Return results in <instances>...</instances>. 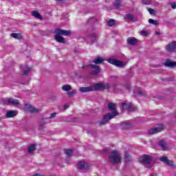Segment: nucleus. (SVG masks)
I'll use <instances>...</instances> for the list:
<instances>
[{
	"mask_svg": "<svg viewBox=\"0 0 176 176\" xmlns=\"http://www.w3.org/2000/svg\"><path fill=\"white\" fill-rule=\"evenodd\" d=\"M65 153L67 156H71L74 153V151L71 148H66L65 149Z\"/></svg>",
	"mask_w": 176,
	"mask_h": 176,
	"instance_id": "7c9ffc66",
	"label": "nucleus"
},
{
	"mask_svg": "<svg viewBox=\"0 0 176 176\" xmlns=\"http://www.w3.org/2000/svg\"><path fill=\"white\" fill-rule=\"evenodd\" d=\"M30 71H31V67L28 66L25 67V69L22 72V75H28V74L30 73Z\"/></svg>",
	"mask_w": 176,
	"mask_h": 176,
	"instance_id": "c85d7f7f",
	"label": "nucleus"
},
{
	"mask_svg": "<svg viewBox=\"0 0 176 176\" xmlns=\"http://www.w3.org/2000/svg\"><path fill=\"white\" fill-rule=\"evenodd\" d=\"M56 115H57L56 113H52L50 116L49 117V119H52L53 118H55Z\"/></svg>",
	"mask_w": 176,
	"mask_h": 176,
	"instance_id": "a19ab883",
	"label": "nucleus"
},
{
	"mask_svg": "<svg viewBox=\"0 0 176 176\" xmlns=\"http://www.w3.org/2000/svg\"><path fill=\"white\" fill-rule=\"evenodd\" d=\"M89 67H90V68L94 69L91 72V75H98V74H100V67L98 66L97 65H83L82 68V69H86V68H89Z\"/></svg>",
	"mask_w": 176,
	"mask_h": 176,
	"instance_id": "6e6552de",
	"label": "nucleus"
},
{
	"mask_svg": "<svg viewBox=\"0 0 176 176\" xmlns=\"http://www.w3.org/2000/svg\"><path fill=\"white\" fill-rule=\"evenodd\" d=\"M55 34L54 39L56 41V42H58V43H65V39L64 37L60 36V35H63L64 36H69L71 35V31L58 28L55 30Z\"/></svg>",
	"mask_w": 176,
	"mask_h": 176,
	"instance_id": "f03ea898",
	"label": "nucleus"
},
{
	"mask_svg": "<svg viewBox=\"0 0 176 176\" xmlns=\"http://www.w3.org/2000/svg\"><path fill=\"white\" fill-rule=\"evenodd\" d=\"M77 91L76 89H73L67 93V96L69 98L76 96Z\"/></svg>",
	"mask_w": 176,
	"mask_h": 176,
	"instance_id": "cd10ccee",
	"label": "nucleus"
},
{
	"mask_svg": "<svg viewBox=\"0 0 176 176\" xmlns=\"http://www.w3.org/2000/svg\"><path fill=\"white\" fill-rule=\"evenodd\" d=\"M46 124V122H43L40 124V130H42L43 129H45V125Z\"/></svg>",
	"mask_w": 176,
	"mask_h": 176,
	"instance_id": "4c0bfd02",
	"label": "nucleus"
},
{
	"mask_svg": "<svg viewBox=\"0 0 176 176\" xmlns=\"http://www.w3.org/2000/svg\"><path fill=\"white\" fill-rule=\"evenodd\" d=\"M120 126L122 130H129V129L133 127L134 124L131 121H124L121 123Z\"/></svg>",
	"mask_w": 176,
	"mask_h": 176,
	"instance_id": "2eb2a0df",
	"label": "nucleus"
},
{
	"mask_svg": "<svg viewBox=\"0 0 176 176\" xmlns=\"http://www.w3.org/2000/svg\"><path fill=\"white\" fill-rule=\"evenodd\" d=\"M77 167L79 170H82V171H89L90 169V165L86 163L85 161L78 163Z\"/></svg>",
	"mask_w": 176,
	"mask_h": 176,
	"instance_id": "9b49d317",
	"label": "nucleus"
},
{
	"mask_svg": "<svg viewBox=\"0 0 176 176\" xmlns=\"http://www.w3.org/2000/svg\"><path fill=\"white\" fill-rule=\"evenodd\" d=\"M62 90H63V91H69L70 90H72V87L69 85H65L62 87Z\"/></svg>",
	"mask_w": 176,
	"mask_h": 176,
	"instance_id": "bb28decb",
	"label": "nucleus"
},
{
	"mask_svg": "<svg viewBox=\"0 0 176 176\" xmlns=\"http://www.w3.org/2000/svg\"><path fill=\"white\" fill-rule=\"evenodd\" d=\"M126 19H127L128 20H129V21H133V20H134V15L131 14H127L125 15Z\"/></svg>",
	"mask_w": 176,
	"mask_h": 176,
	"instance_id": "2f4dec72",
	"label": "nucleus"
},
{
	"mask_svg": "<svg viewBox=\"0 0 176 176\" xmlns=\"http://www.w3.org/2000/svg\"><path fill=\"white\" fill-rule=\"evenodd\" d=\"M170 6L173 9H175L176 8V3H173L170 4Z\"/></svg>",
	"mask_w": 176,
	"mask_h": 176,
	"instance_id": "79ce46f5",
	"label": "nucleus"
},
{
	"mask_svg": "<svg viewBox=\"0 0 176 176\" xmlns=\"http://www.w3.org/2000/svg\"><path fill=\"white\" fill-rule=\"evenodd\" d=\"M35 149H36V145L31 144L28 148V153H32V152H34V151H35Z\"/></svg>",
	"mask_w": 176,
	"mask_h": 176,
	"instance_id": "a878e982",
	"label": "nucleus"
},
{
	"mask_svg": "<svg viewBox=\"0 0 176 176\" xmlns=\"http://www.w3.org/2000/svg\"><path fill=\"white\" fill-rule=\"evenodd\" d=\"M160 34H161L160 32H155V35H160Z\"/></svg>",
	"mask_w": 176,
	"mask_h": 176,
	"instance_id": "c03bdc74",
	"label": "nucleus"
},
{
	"mask_svg": "<svg viewBox=\"0 0 176 176\" xmlns=\"http://www.w3.org/2000/svg\"><path fill=\"white\" fill-rule=\"evenodd\" d=\"M109 84H102L101 82L94 84L90 87H82L80 88V93H89V91H101L102 90H109Z\"/></svg>",
	"mask_w": 176,
	"mask_h": 176,
	"instance_id": "f257e3e1",
	"label": "nucleus"
},
{
	"mask_svg": "<svg viewBox=\"0 0 176 176\" xmlns=\"http://www.w3.org/2000/svg\"><path fill=\"white\" fill-rule=\"evenodd\" d=\"M164 65L169 67V68H174V67H176V62H173L171 60L167 59L164 63Z\"/></svg>",
	"mask_w": 176,
	"mask_h": 176,
	"instance_id": "6ab92c4d",
	"label": "nucleus"
},
{
	"mask_svg": "<svg viewBox=\"0 0 176 176\" xmlns=\"http://www.w3.org/2000/svg\"><path fill=\"white\" fill-rule=\"evenodd\" d=\"M114 6L116 9H119V8L122 6V1L116 0V2L114 3Z\"/></svg>",
	"mask_w": 176,
	"mask_h": 176,
	"instance_id": "c756f323",
	"label": "nucleus"
},
{
	"mask_svg": "<svg viewBox=\"0 0 176 176\" xmlns=\"http://www.w3.org/2000/svg\"><path fill=\"white\" fill-rule=\"evenodd\" d=\"M138 96H146V94H145V92H144L141 90H138Z\"/></svg>",
	"mask_w": 176,
	"mask_h": 176,
	"instance_id": "c9c22d12",
	"label": "nucleus"
},
{
	"mask_svg": "<svg viewBox=\"0 0 176 176\" xmlns=\"http://www.w3.org/2000/svg\"><path fill=\"white\" fill-rule=\"evenodd\" d=\"M158 145L160 146L161 149L162 151H166L167 150V146L166 145V142L164 140H160V142L158 143Z\"/></svg>",
	"mask_w": 176,
	"mask_h": 176,
	"instance_id": "393cba45",
	"label": "nucleus"
},
{
	"mask_svg": "<svg viewBox=\"0 0 176 176\" xmlns=\"http://www.w3.org/2000/svg\"><path fill=\"white\" fill-rule=\"evenodd\" d=\"M4 102L6 104H8V105H13L14 107H17V105H20V102L17 99H13L12 98H9L4 100Z\"/></svg>",
	"mask_w": 176,
	"mask_h": 176,
	"instance_id": "ddd939ff",
	"label": "nucleus"
},
{
	"mask_svg": "<svg viewBox=\"0 0 176 176\" xmlns=\"http://www.w3.org/2000/svg\"><path fill=\"white\" fill-rule=\"evenodd\" d=\"M165 49L166 52H175L176 42L173 41L170 43H168V45H166Z\"/></svg>",
	"mask_w": 176,
	"mask_h": 176,
	"instance_id": "dca6fc26",
	"label": "nucleus"
},
{
	"mask_svg": "<svg viewBox=\"0 0 176 176\" xmlns=\"http://www.w3.org/2000/svg\"><path fill=\"white\" fill-rule=\"evenodd\" d=\"M112 89L115 93H124V90H130V85L123 86L122 85L113 84Z\"/></svg>",
	"mask_w": 176,
	"mask_h": 176,
	"instance_id": "39448f33",
	"label": "nucleus"
},
{
	"mask_svg": "<svg viewBox=\"0 0 176 176\" xmlns=\"http://www.w3.org/2000/svg\"><path fill=\"white\" fill-rule=\"evenodd\" d=\"M25 109L30 113H38V112H41V110H39V109H36L34 107H32V105L31 104L25 105Z\"/></svg>",
	"mask_w": 176,
	"mask_h": 176,
	"instance_id": "4468645a",
	"label": "nucleus"
},
{
	"mask_svg": "<svg viewBox=\"0 0 176 176\" xmlns=\"http://www.w3.org/2000/svg\"><path fill=\"white\" fill-rule=\"evenodd\" d=\"M166 164L168 166H170V167L174 166V162L170 160H168V162H166Z\"/></svg>",
	"mask_w": 176,
	"mask_h": 176,
	"instance_id": "e433bc0d",
	"label": "nucleus"
},
{
	"mask_svg": "<svg viewBox=\"0 0 176 176\" xmlns=\"http://www.w3.org/2000/svg\"><path fill=\"white\" fill-rule=\"evenodd\" d=\"M108 109L112 112L111 113H116V116H118V115H119V113L118 112V110H116V104L113 103V102H110L107 105Z\"/></svg>",
	"mask_w": 176,
	"mask_h": 176,
	"instance_id": "f3484780",
	"label": "nucleus"
},
{
	"mask_svg": "<svg viewBox=\"0 0 176 176\" xmlns=\"http://www.w3.org/2000/svg\"><path fill=\"white\" fill-rule=\"evenodd\" d=\"M107 25H108V27H113V25H115V20L114 19H110L107 22Z\"/></svg>",
	"mask_w": 176,
	"mask_h": 176,
	"instance_id": "72a5a7b5",
	"label": "nucleus"
},
{
	"mask_svg": "<svg viewBox=\"0 0 176 176\" xmlns=\"http://www.w3.org/2000/svg\"><path fill=\"white\" fill-rule=\"evenodd\" d=\"M104 61H105V59L101 56H97L94 60L93 63L94 64H104Z\"/></svg>",
	"mask_w": 176,
	"mask_h": 176,
	"instance_id": "aec40b11",
	"label": "nucleus"
},
{
	"mask_svg": "<svg viewBox=\"0 0 176 176\" xmlns=\"http://www.w3.org/2000/svg\"><path fill=\"white\" fill-rule=\"evenodd\" d=\"M10 36H12L14 39H23V36L21 35V33H11Z\"/></svg>",
	"mask_w": 176,
	"mask_h": 176,
	"instance_id": "4be33fe9",
	"label": "nucleus"
},
{
	"mask_svg": "<svg viewBox=\"0 0 176 176\" xmlns=\"http://www.w3.org/2000/svg\"><path fill=\"white\" fill-rule=\"evenodd\" d=\"M107 62L109 63V64H112L113 65L118 67V68H123V67H124V63L118 59L109 58L107 60Z\"/></svg>",
	"mask_w": 176,
	"mask_h": 176,
	"instance_id": "1a4fd4ad",
	"label": "nucleus"
},
{
	"mask_svg": "<svg viewBox=\"0 0 176 176\" xmlns=\"http://www.w3.org/2000/svg\"><path fill=\"white\" fill-rule=\"evenodd\" d=\"M124 160L125 163H130L131 162V155L129 153V151H125Z\"/></svg>",
	"mask_w": 176,
	"mask_h": 176,
	"instance_id": "412c9836",
	"label": "nucleus"
},
{
	"mask_svg": "<svg viewBox=\"0 0 176 176\" xmlns=\"http://www.w3.org/2000/svg\"><path fill=\"white\" fill-rule=\"evenodd\" d=\"M103 151H104V152H106V151H108V150H107V149H103Z\"/></svg>",
	"mask_w": 176,
	"mask_h": 176,
	"instance_id": "49530a36",
	"label": "nucleus"
},
{
	"mask_svg": "<svg viewBox=\"0 0 176 176\" xmlns=\"http://www.w3.org/2000/svg\"><path fill=\"white\" fill-rule=\"evenodd\" d=\"M68 108H69V104H66L64 105V109H68Z\"/></svg>",
	"mask_w": 176,
	"mask_h": 176,
	"instance_id": "37998d69",
	"label": "nucleus"
},
{
	"mask_svg": "<svg viewBox=\"0 0 176 176\" xmlns=\"http://www.w3.org/2000/svg\"><path fill=\"white\" fill-rule=\"evenodd\" d=\"M17 113H16V111L11 110L7 112L6 114V118H14Z\"/></svg>",
	"mask_w": 176,
	"mask_h": 176,
	"instance_id": "b1692460",
	"label": "nucleus"
},
{
	"mask_svg": "<svg viewBox=\"0 0 176 176\" xmlns=\"http://www.w3.org/2000/svg\"><path fill=\"white\" fill-rule=\"evenodd\" d=\"M109 163L111 164H120L122 157L119 155L118 150H113L108 156Z\"/></svg>",
	"mask_w": 176,
	"mask_h": 176,
	"instance_id": "7ed1b4c3",
	"label": "nucleus"
},
{
	"mask_svg": "<svg viewBox=\"0 0 176 176\" xmlns=\"http://www.w3.org/2000/svg\"><path fill=\"white\" fill-rule=\"evenodd\" d=\"M32 16H33L34 17H36V19H38L39 20H42L43 19L42 15H41L39 12L36 10L32 12Z\"/></svg>",
	"mask_w": 176,
	"mask_h": 176,
	"instance_id": "5701e85b",
	"label": "nucleus"
},
{
	"mask_svg": "<svg viewBox=\"0 0 176 176\" xmlns=\"http://www.w3.org/2000/svg\"><path fill=\"white\" fill-rule=\"evenodd\" d=\"M148 23L149 24H153V25H157V24H159V21L152 19H148Z\"/></svg>",
	"mask_w": 176,
	"mask_h": 176,
	"instance_id": "473e14b6",
	"label": "nucleus"
},
{
	"mask_svg": "<svg viewBox=\"0 0 176 176\" xmlns=\"http://www.w3.org/2000/svg\"><path fill=\"white\" fill-rule=\"evenodd\" d=\"M118 113H109L106 114L103 118L99 122L100 126H103V124H107L108 123V120H111V119H113L115 116H116Z\"/></svg>",
	"mask_w": 176,
	"mask_h": 176,
	"instance_id": "423d86ee",
	"label": "nucleus"
},
{
	"mask_svg": "<svg viewBox=\"0 0 176 176\" xmlns=\"http://www.w3.org/2000/svg\"><path fill=\"white\" fill-rule=\"evenodd\" d=\"M160 162H162L163 163H165L166 164L167 162L168 161V159L167 157H162L160 158Z\"/></svg>",
	"mask_w": 176,
	"mask_h": 176,
	"instance_id": "f704fd0d",
	"label": "nucleus"
},
{
	"mask_svg": "<svg viewBox=\"0 0 176 176\" xmlns=\"http://www.w3.org/2000/svg\"><path fill=\"white\" fill-rule=\"evenodd\" d=\"M139 162L144 167H151L152 166V157L148 155H142L139 158Z\"/></svg>",
	"mask_w": 176,
	"mask_h": 176,
	"instance_id": "20e7f679",
	"label": "nucleus"
},
{
	"mask_svg": "<svg viewBox=\"0 0 176 176\" xmlns=\"http://www.w3.org/2000/svg\"><path fill=\"white\" fill-rule=\"evenodd\" d=\"M122 109H126L129 112H134L135 111L137 110V108L133 105V104L129 103H122Z\"/></svg>",
	"mask_w": 176,
	"mask_h": 176,
	"instance_id": "f8f14e48",
	"label": "nucleus"
},
{
	"mask_svg": "<svg viewBox=\"0 0 176 176\" xmlns=\"http://www.w3.org/2000/svg\"><path fill=\"white\" fill-rule=\"evenodd\" d=\"M148 12L150 13V14H153L155 13V10H153L152 8H149Z\"/></svg>",
	"mask_w": 176,
	"mask_h": 176,
	"instance_id": "ea45409f",
	"label": "nucleus"
},
{
	"mask_svg": "<svg viewBox=\"0 0 176 176\" xmlns=\"http://www.w3.org/2000/svg\"><path fill=\"white\" fill-rule=\"evenodd\" d=\"M126 42L128 45L134 46V45H137V43H138V40L135 38V37H129L127 38Z\"/></svg>",
	"mask_w": 176,
	"mask_h": 176,
	"instance_id": "a211bd4d",
	"label": "nucleus"
},
{
	"mask_svg": "<svg viewBox=\"0 0 176 176\" xmlns=\"http://www.w3.org/2000/svg\"><path fill=\"white\" fill-rule=\"evenodd\" d=\"M85 41L88 45L96 43V42H97V34L96 33H92L85 38Z\"/></svg>",
	"mask_w": 176,
	"mask_h": 176,
	"instance_id": "9d476101",
	"label": "nucleus"
},
{
	"mask_svg": "<svg viewBox=\"0 0 176 176\" xmlns=\"http://www.w3.org/2000/svg\"><path fill=\"white\" fill-rule=\"evenodd\" d=\"M163 130H164V125L163 124H159L154 128L148 129V134L153 135V134H157V133H160V131H163Z\"/></svg>",
	"mask_w": 176,
	"mask_h": 176,
	"instance_id": "0eeeda50",
	"label": "nucleus"
},
{
	"mask_svg": "<svg viewBox=\"0 0 176 176\" xmlns=\"http://www.w3.org/2000/svg\"><path fill=\"white\" fill-rule=\"evenodd\" d=\"M61 1H63V0H56V1H58V2H60Z\"/></svg>",
	"mask_w": 176,
	"mask_h": 176,
	"instance_id": "a18cd8bd",
	"label": "nucleus"
},
{
	"mask_svg": "<svg viewBox=\"0 0 176 176\" xmlns=\"http://www.w3.org/2000/svg\"><path fill=\"white\" fill-rule=\"evenodd\" d=\"M140 35H142V36H146L148 35V32H146V31H142L140 32Z\"/></svg>",
	"mask_w": 176,
	"mask_h": 176,
	"instance_id": "58836bf2",
	"label": "nucleus"
}]
</instances>
